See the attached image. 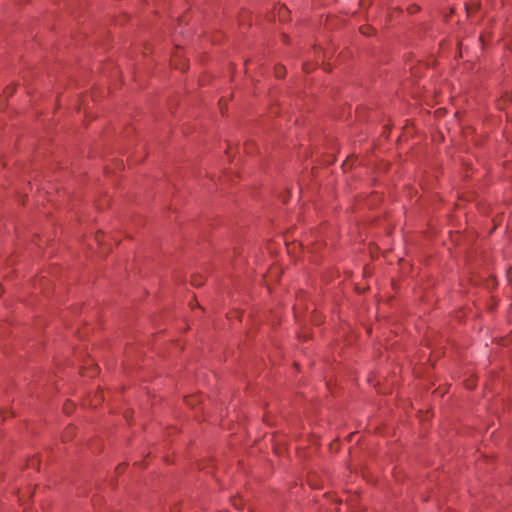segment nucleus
I'll use <instances>...</instances> for the list:
<instances>
[{"mask_svg":"<svg viewBox=\"0 0 512 512\" xmlns=\"http://www.w3.org/2000/svg\"><path fill=\"white\" fill-rule=\"evenodd\" d=\"M304 69H305L306 71H309V68H308V66H307L306 64L304 65Z\"/></svg>","mask_w":512,"mask_h":512,"instance_id":"obj_3","label":"nucleus"},{"mask_svg":"<svg viewBox=\"0 0 512 512\" xmlns=\"http://www.w3.org/2000/svg\"><path fill=\"white\" fill-rule=\"evenodd\" d=\"M284 74H285V68L284 67L279 66V67L275 68V75H276V77L281 78V77L284 76Z\"/></svg>","mask_w":512,"mask_h":512,"instance_id":"obj_1","label":"nucleus"},{"mask_svg":"<svg viewBox=\"0 0 512 512\" xmlns=\"http://www.w3.org/2000/svg\"><path fill=\"white\" fill-rule=\"evenodd\" d=\"M361 32L362 34H368V32L364 28L361 29Z\"/></svg>","mask_w":512,"mask_h":512,"instance_id":"obj_2","label":"nucleus"},{"mask_svg":"<svg viewBox=\"0 0 512 512\" xmlns=\"http://www.w3.org/2000/svg\"><path fill=\"white\" fill-rule=\"evenodd\" d=\"M98 402H99V401H95V403H93L92 405H93L94 407H96V406L98 405Z\"/></svg>","mask_w":512,"mask_h":512,"instance_id":"obj_4","label":"nucleus"}]
</instances>
